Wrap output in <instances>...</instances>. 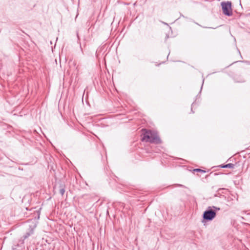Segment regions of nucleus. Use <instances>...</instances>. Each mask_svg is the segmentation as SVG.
I'll return each mask as SVG.
<instances>
[{"label": "nucleus", "mask_w": 250, "mask_h": 250, "mask_svg": "<svg viewBox=\"0 0 250 250\" xmlns=\"http://www.w3.org/2000/svg\"><path fill=\"white\" fill-rule=\"evenodd\" d=\"M141 131L142 133V141L157 145L162 143L157 132L145 128L142 129Z\"/></svg>", "instance_id": "nucleus-1"}, {"label": "nucleus", "mask_w": 250, "mask_h": 250, "mask_svg": "<svg viewBox=\"0 0 250 250\" xmlns=\"http://www.w3.org/2000/svg\"><path fill=\"white\" fill-rule=\"evenodd\" d=\"M216 215V210L212 209L211 207H208V209L203 213L202 222L204 223L206 221H212Z\"/></svg>", "instance_id": "nucleus-2"}, {"label": "nucleus", "mask_w": 250, "mask_h": 250, "mask_svg": "<svg viewBox=\"0 0 250 250\" xmlns=\"http://www.w3.org/2000/svg\"><path fill=\"white\" fill-rule=\"evenodd\" d=\"M223 14L228 16L232 15L231 4L230 2H222L221 3Z\"/></svg>", "instance_id": "nucleus-3"}, {"label": "nucleus", "mask_w": 250, "mask_h": 250, "mask_svg": "<svg viewBox=\"0 0 250 250\" xmlns=\"http://www.w3.org/2000/svg\"><path fill=\"white\" fill-rule=\"evenodd\" d=\"M232 79L235 83H243L246 82L245 78L241 74H236L232 76Z\"/></svg>", "instance_id": "nucleus-4"}, {"label": "nucleus", "mask_w": 250, "mask_h": 250, "mask_svg": "<svg viewBox=\"0 0 250 250\" xmlns=\"http://www.w3.org/2000/svg\"><path fill=\"white\" fill-rule=\"evenodd\" d=\"M58 188H59L60 193L62 196H63L65 191V184L62 182L59 183Z\"/></svg>", "instance_id": "nucleus-5"}, {"label": "nucleus", "mask_w": 250, "mask_h": 250, "mask_svg": "<svg viewBox=\"0 0 250 250\" xmlns=\"http://www.w3.org/2000/svg\"><path fill=\"white\" fill-rule=\"evenodd\" d=\"M236 167L235 164H233L232 163L228 164L226 165H221L219 166H217V167H220V168H234Z\"/></svg>", "instance_id": "nucleus-6"}, {"label": "nucleus", "mask_w": 250, "mask_h": 250, "mask_svg": "<svg viewBox=\"0 0 250 250\" xmlns=\"http://www.w3.org/2000/svg\"><path fill=\"white\" fill-rule=\"evenodd\" d=\"M33 233V229H31L29 231L27 232L24 235H23V238L24 239H27L28 237H29L31 235H32Z\"/></svg>", "instance_id": "nucleus-7"}, {"label": "nucleus", "mask_w": 250, "mask_h": 250, "mask_svg": "<svg viewBox=\"0 0 250 250\" xmlns=\"http://www.w3.org/2000/svg\"><path fill=\"white\" fill-rule=\"evenodd\" d=\"M193 172H201V173H206V171L201 169L200 168L194 169H193Z\"/></svg>", "instance_id": "nucleus-8"}, {"label": "nucleus", "mask_w": 250, "mask_h": 250, "mask_svg": "<svg viewBox=\"0 0 250 250\" xmlns=\"http://www.w3.org/2000/svg\"><path fill=\"white\" fill-rule=\"evenodd\" d=\"M212 208H213L214 209H215V210H219L220 209V208H217V207H215V206H213Z\"/></svg>", "instance_id": "nucleus-9"}, {"label": "nucleus", "mask_w": 250, "mask_h": 250, "mask_svg": "<svg viewBox=\"0 0 250 250\" xmlns=\"http://www.w3.org/2000/svg\"><path fill=\"white\" fill-rule=\"evenodd\" d=\"M193 104H192V105H191V112H192L193 113H194V112L192 110V106H193Z\"/></svg>", "instance_id": "nucleus-10"}, {"label": "nucleus", "mask_w": 250, "mask_h": 250, "mask_svg": "<svg viewBox=\"0 0 250 250\" xmlns=\"http://www.w3.org/2000/svg\"><path fill=\"white\" fill-rule=\"evenodd\" d=\"M212 173H213V172H210V174H209V175H207L206 176V178H207L208 176H209L210 175H211V174H212Z\"/></svg>", "instance_id": "nucleus-11"}, {"label": "nucleus", "mask_w": 250, "mask_h": 250, "mask_svg": "<svg viewBox=\"0 0 250 250\" xmlns=\"http://www.w3.org/2000/svg\"><path fill=\"white\" fill-rule=\"evenodd\" d=\"M213 175H218V174L217 173H213Z\"/></svg>", "instance_id": "nucleus-12"}, {"label": "nucleus", "mask_w": 250, "mask_h": 250, "mask_svg": "<svg viewBox=\"0 0 250 250\" xmlns=\"http://www.w3.org/2000/svg\"><path fill=\"white\" fill-rule=\"evenodd\" d=\"M178 186L179 187H183V185H178Z\"/></svg>", "instance_id": "nucleus-13"}]
</instances>
